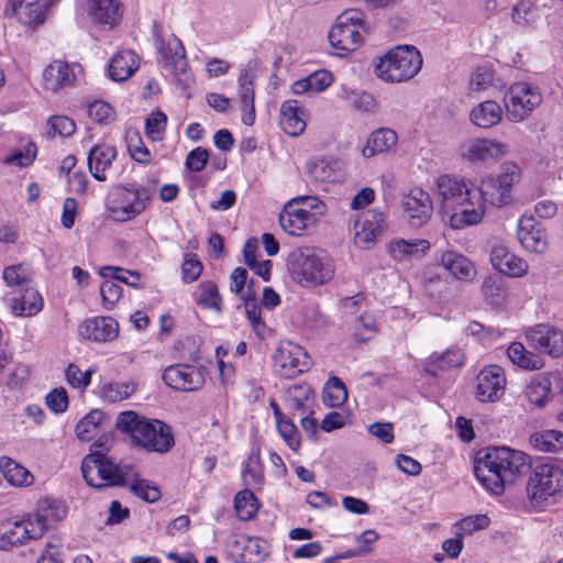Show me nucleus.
I'll list each match as a JSON object with an SVG mask.
<instances>
[{
    "instance_id": "1",
    "label": "nucleus",
    "mask_w": 563,
    "mask_h": 563,
    "mask_svg": "<svg viewBox=\"0 0 563 563\" xmlns=\"http://www.w3.org/2000/svg\"><path fill=\"white\" fill-rule=\"evenodd\" d=\"M440 214L448 224L460 230L477 224L485 214V205L477 187L464 180L443 175L437 180Z\"/></svg>"
},
{
    "instance_id": "2",
    "label": "nucleus",
    "mask_w": 563,
    "mask_h": 563,
    "mask_svg": "<svg viewBox=\"0 0 563 563\" xmlns=\"http://www.w3.org/2000/svg\"><path fill=\"white\" fill-rule=\"evenodd\" d=\"M530 467L528 454L507 446L487 448L479 451L474 460L476 478L495 495L503 494L507 483L515 482L518 475L527 473Z\"/></svg>"
},
{
    "instance_id": "3",
    "label": "nucleus",
    "mask_w": 563,
    "mask_h": 563,
    "mask_svg": "<svg viewBox=\"0 0 563 563\" xmlns=\"http://www.w3.org/2000/svg\"><path fill=\"white\" fill-rule=\"evenodd\" d=\"M287 266L292 280L302 287L324 285L335 273L333 260L325 251L314 247L292 251L288 255Z\"/></svg>"
},
{
    "instance_id": "4",
    "label": "nucleus",
    "mask_w": 563,
    "mask_h": 563,
    "mask_svg": "<svg viewBox=\"0 0 563 563\" xmlns=\"http://www.w3.org/2000/svg\"><path fill=\"white\" fill-rule=\"evenodd\" d=\"M115 426L131 435L137 445L155 452H167L174 445V435L168 424L161 420L140 417L134 411L119 413Z\"/></svg>"
},
{
    "instance_id": "5",
    "label": "nucleus",
    "mask_w": 563,
    "mask_h": 563,
    "mask_svg": "<svg viewBox=\"0 0 563 563\" xmlns=\"http://www.w3.org/2000/svg\"><path fill=\"white\" fill-rule=\"evenodd\" d=\"M81 473L87 484L95 488L123 486L126 479L136 475L131 465L118 463L102 450H95L84 457Z\"/></svg>"
},
{
    "instance_id": "6",
    "label": "nucleus",
    "mask_w": 563,
    "mask_h": 563,
    "mask_svg": "<svg viewBox=\"0 0 563 563\" xmlns=\"http://www.w3.org/2000/svg\"><path fill=\"white\" fill-rule=\"evenodd\" d=\"M422 67V56L412 45L389 49L375 65L376 76L386 82H404L412 79Z\"/></svg>"
},
{
    "instance_id": "7",
    "label": "nucleus",
    "mask_w": 563,
    "mask_h": 563,
    "mask_svg": "<svg viewBox=\"0 0 563 563\" xmlns=\"http://www.w3.org/2000/svg\"><path fill=\"white\" fill-rule=\"evenodd\" d=\"M563 489V466L556 460H545L531 467L526 492L536 506L556 496Z\"/></svg>"
},
{
    "instance_id": "8",
    "label": "nucleus",
    "mask_w": 563,
    "mask_h": 563,
    "mask_svg": "<svg viewBox=\"0 0 563 563\" xmlns=\"http://www.w3.org/2000/svg\"><path fill=\"white\" fill-rule=\"evenodd\" d=\"M367 33L362 12L357 10L344 11L336 18L329 32V41L339 55L357 49L364 42Z\"/></svg>"
},
{
    "instance_id": "9",
    "label": "nucleus",
    "mask_w": 563,
    "mask_h": 563,
    "mask_svg": "<svg viewBox=\"0 0 563 563\" xmlns=\"http://www.w3.org/2000/svg\"><path fill=\"white\" fill-rule=\"evenodd\" d=\"M317 198L300 197L289 201L279 214L282 229L290 235H301L302 232L318 221L322 214Z\"/></svg>"
},
{
    "instance_id": "10",
    "label": "nucleus",
    "mask_w": 563,
    "mask_h": 563,
    "mask_svg": "<svg viewBox=\"0 0 563 563\" xmlns=\"http://www.w3.org/2000/svg\"><path fill=\"white\" fill-rule=\"evenodd\" d=\"M148 200L150 195L145 188L121 186L115 191V198L108 202L107 211L112 220L125 222L143 212Z\"/></svg>"
},
{
    "instance_id": "11",
    "label": "nucleus",
    "mask_w": 563,
    "mask_h": 563,
    "mask_svg": "<svg viewBox=\"0 0 563 563\" xmlns=\"http://www.w3.org/2000/svg\"><path fill=\"white\" fill-rule=\"evenodd\" d=\"M541 101L539 89L528 82L511 85L504 99L507 117L512 122L523 121Z\"/></svg>"
},
{
    "instance_id": "12",
    "label": "nucleus",
    "mask_w": 563,
    "mask_h": 563,
    "mask_svg": "<svg viewBox=\"0 0 563 563\" xmlns=\"http://www.w3.org/2000/svg\"><path fill=\"white\" fill-rule=\"evenodd\" d=\"M276 372L285 378H292L309 368L307 352L291 342H283L273 354Z\"/></svg>"
},
{
    "instance_id": "13",
    "label": "nucleus",
    "mask_w": 563,
    "mask_h": 563,
    "mask_svg": "<svg viewBox=\"0 0 563 563\" xmlns=\"http://www.w3.org/2000/svg\"><path fill=\"white\" fill-rule=\"evenodd\" d=\"M42 538V528L34 527L32 517L23 520L9 519L0 525V550H10L27 540Z\"/></svg>"
},
{
    "instance_id": "14",
    "label": "nucleus",
    "mask_w": 563,
    "mask_h": 563,
    "mask_svg": "<svg viewBox=\"0 0 563 563\" xmlns=\"http://www.w3.org/2000/svg\"><path fill=\"white\" fill-rule=\"evenodd\" d=\"M529 345L539 353L559 357L563 353V333L550 324H537L526 331Z\"/></svg>"
},
{
    "instance_id": "15",
    "label": "nucleus",
    "mask_w": 563,
    "mask_h": 563,
    "mask_svg": "<svg viewBox=\"0 0 563 563\" xmlns=\"http://www.w3.org/2000/svg\"><path fill=\"white\" fill-rule=\"evenodd\" d=\"M154 44L159 55V63L172 66L175 74L185 73L187 68L186 51L181 41L174 34L167 38L161 35L158 25H154Z\"/></svg>"
},
{
    "instance_id": "16",
    "label": "nucleus",
    "mask_w": 563,
    "mask_h": 563,
    "mask_svg": "<svg viewBox=\"0 0 563 563\" xmlns=\"http://www.w3.org/2000/svg\"><path fill=\"white\" fill-rule=\"evenodd\" d=\"M163 379L170 388L186 393L200 389L205 384L202 371L187 364L167 367L163 373Z\"/></svg>"
},
{
    "instance_id": "17",
    "label": "nucleus",
    "mask_w": 563,
    "mask_h": 563,
    "mask_svg": "<svg viewBox=\"0 0 563 563\" xmlns=\"http://www.w3.org/2000/svg\"><path fill=\"white\" fill-rule=\"evenodd\" d=\"M506 377L498 365L483 368L476 377V399L482 402L498 400L505 389Z\"/></svg>"
},
{
    "instance_id": "18",
    "label": "nucleus",
    "mask_w": 563,
    "mask_h": 563,
    "mask_svg": "<svg viewBox=\"0 0 563 563\" xmlns=\"http://www.w3.org/2000/svg\"><path fill=\"white\" fill-rule=\"evenodd\" d=\"M401 206L408 216L410 225L415 228L427 223L433 211L429 194L421 188H413L405 195L401 199Z\"/></svg>"
},
{
    "instance_id": "19",
    "label": "nucleus",
    "mask_w": 563,
    "mask_h": 563,
    "mask_svg": "<svg viewBox=\"0 0 563 563\" xmlns=\"http://www.w3.org/2000/svg\"><path fill=\"white\" fill-rule=\"evenodd\" d=\"M489 261L496 271L508 277L518 278L528 273V263L511 253L501 242L492 245L489 251Z\"/></svg>"
},
{
    "instance_id": "20",
    "label": "nucleus",
    "mask_w": 563,
    "mask_h": 563,
    "mask_svg": "<svg viewBox=\"0 0 563 563\" xmlns=\"http://www.w3.org/2000/svg\"><path fill=\"white\" fill-rule=\"evenodd\" d=\"M507 152V144L488 139H473L461 146V156L472 164L497 159Z\"/></svg>"
},
{
    "instance_id": "21",
    "label": "nucleus",
    "mask_w": 563,
    "mask_h": 563,
    "mask_svg": "<svg viewBox=\"0 0 563 563\" xmlns=\"http://www.w3.org/2000/svg\"><path fill=\"white\" fill-rule=\"evenodd\" d=\"M81 71L80 65H68L60 60H55L49 64L44 73V89L52 92H57L66 87H71L77 80V75Z\"/></svg>"
},
{
    "instance_id": "22",
    "label": "nucleus",
    "mask_w": 563,
    "mask_h": 563,
    "mask_svg": "<svg viewBox=\"0 0 563 563\" xmlns=\"http://www.w3.org/2000/svg\"><path fill=\"white\" fill-rule=\"evenodd\" d=\"M385 218L374 210L363 212L354 223L355 244L368 249L383 232Z\"/></svg>"
},
{
    "instance_id": "23",
    "label": "nucleus",
    "mask_w": 563,
    "mask_h": 563,
    "mask_svg": "<svg viewBox=\"0 0 563 563\" xmlns=\"http://www.w3.org/2000/svg\"><path fill=\"white\" fill-rule=\"evenodd\" d=\"M79 335L95 342H108L118 336L119 324L111 317L86 319L78 329Z\"/></svg>"
},
{
    "instance_id": "24",
    "label": "nucleus",
    "mask_w": 563,
    "mask_h": 563,
    "mask_svg": "<svg viewBox=\"0 0 563 563\" xmlns=\"http://www.w3.org/2000/svg\"><path fill=\"white\" fill-rule=\"evenodd\" d=\"M52 3L53 0H46L43 4L38 0H9L5 12L24 25H36L44 22L43 8H48Z\"/></svg>"
},
{
    "instance_id": "25",
    "label": "nucleus",
    "mask_w": 563,
    "mask_h": 563,
    "mask_svg": "<svg viewBox=\"0 0 563 563\" xmlns=\"http://www.w3.org/2000/svg\"><path fill=\"white\" fill-rule=\"evenodd\" d=\"M518 239L528 251L544 254L548 250L547 233L537 227L532 216H522L519 221Z\"/></svg>"
},
{
    "instance_id": "26",
    "label": "nucleus",
    "mask_w": 563,
    "mask_h": 563,
    "mask_svg": "<svg viewBox=\"0 0 563 563\" xmlns=\"http://www.w3.org/2000/svg\"><path fill=\"white\" fill-rule=\"evenodd\" d=\"M88 12L97 24L113 27L123 16V4L120 0H87Z\"/></svg>"
},
{
    "instance_id": "27",
    "label": "nucleus",
    "mask_w": 563,
    "mask_h": 563,
    "mask_svg": "<svg viewBox=\"0 0 563 563\" xmlns=\"http://www.w3.org/2000/svg\"><path fill=\"white\" fill-rule=\"evenodd\" d=\"M563 378L559 372L550 373L547 376L532 380L526 387V397L528 401L539 408L545 406L550 400L552 387L563 389Z\"/></svg>"
},
{
    "instance_id": "28",
    "label": "nucleus",
    "mask_w": 563,
    "mask_h": 563,
    "mask_svg": "<svg viewBox=\"0 0 563 563\" xmlns=\"http://www.w3.org/2000/svg\"><path fill=\"white\" fill-rule=\"evenodd\" d=\"M117 156L114 146L98 144L88 153V167L92 177L99 181L106 180V170L112 165Z\"/></svg>"
},
{
    "instance_id": "29",
    "label": "nucleus",
    "mask_w": 563,
    "mask_h": 563,
    "mask_svg": "<svg viewBox=\"0 0 563 563\" xmlns=\"http://www.w3.org/2000/svg\"><path fill=\"white\" fill-rule=\"evenodd\" d=\"M19 297L10 299V308L13 314L30 317L38 313L43 308V300L38 291L29 284L20 289Z\"/></svg>"
},
{
    "instance_id": "30",
    "label": "nucleus",
    "mask_w": 563,
    "mask_h": 563,
    "mask_svg": "<svg viewBox=\"0 0 563 563\" xmlns=\"http://www.w3.org/2000/svg\"><path fill=\"white\" fill-rule=\"evenodd\" d=\"M139 68V59L132 51H120L111 59L109 76L114 81H125Z\"/></svg>"
},
{
    "instance_id": "31",
    "label": "nucleus",
    "mask_w": 563,
    "mask_h": 563,
    "mask_svg": "<svg viewBox=\"0 0 563 563\" xmlns=\"http://www.w3.org/2000/svg\"><path fill=\"white\" fill-rule=\"evenodd\" d=\"M440 261L442 266L460 280H472L476 276L474 264L460 253L445 251Z\"/></svg>"
},
{
    "instance_id": "32",
    "label": "nucleus",
    "mask_w": 563,
    "mask_h": 563,
    "mask_svg": "<svg viewBox=\"0 0 563 563\" xmlns=\"http://www.w3.org/2000/svg\"><path fill=\"white\" fill-rule=\"evenodd\" d=\"M279 124L284 132L291 136H298L305 131L306 122L296 100H288L282 104Z\"/></svg>"
},
{
    "instance_id": "33",
    "label": "nucleus",
    "mask_w": 563,
    "mask_h": 563,
    "mask_svg": "<svg viewBox=\"0 0 563 563\" xmlns=\"http://www.w3.org/2000/svg\"><path fill=\"white\" fill-rule=\"evenodd\" d=\"M503 117V110L496 101L487 100L481 102L470 113L473 124L478 128L488 129L498 124Z\"/></svg>"
},
{
    "instance_id": "34",
    "label": "nucleus",
    "mask_w": 563,
    "mask_h": 563,
    "mask_svg": "<svg viewBox=\"0 0 563 563\" xmlns=\"http://www.w3.org/2000/svg\"><path fill=\"white\" fill-rule=\"evenodd\" d=\"M397 144V134L387 128L376 130L368 137L362 150L364 157L369 158L378 153H384L393 148Z\"/></svg>"
},
{
    "instance_id": "35",
    "label": "nucleus",
    "mask_w": 563,
    "mask_h": 563,
    "mask_svg": "<svg viewBox=\"0 0 563 563\" xmlns=\"http://www.w3.org/2000/svg\"><path fill=\"white\" fill-rule=\"evenodd\" d=\"M66 515L65 508L56 500L45 501L32 517L34 527L42 528V536L47 529L64 519Z\"/></svg>"
},
{
    "instance_id": "36",
    "label": "nucleus",
    "mask_w": 563,
    "mask_h": 563,
    "mask_svg": "<svg viewBox=\"0 0 563 563\" xmlns=\"http://www.w3.org/2000/svg\"><path fill=\"white\" fill-rule=\"evenodd\" d=\"M508 358L512 364L527 371H537L543 366L540 355L528 351L521 342H512L507 349Z\"/></svg>"
},
{
    "instance_id": "37",
    "label": "nucleus",
    "mask_w": 563,
    "mask_h": 563,
    "mask_svg": "<svg viewBox=\"0 0 563 563\" xmlns=\"http://www.w3.org/2000/svg\"><path fill=\"white\" fill-rule=\"evenodd\" d=\"M464 354L460 349L446 350L444 353H433L427 361L424 371L433 376L438 369H448L451 367L462 366L464 364Z\"/></svg>"
},
{
    "instance_id": "38",
    "label": "nucleus",
    "mask_w": 563,
    "mask_h": 563,
    "mask_svg": "<svg viewBox=\"0 0 563 563\" xmlns=\"http://www.w3.org/2000/svg\"><path fill=\"white\" fill-rule=\"evenodd\" d=\"M0 471L3 477L13 486H29L33 482V475L24 466L8 456L0 459Z\"/></svg>"
},
{
    "instance_id": "39",
    "label": "nucleus",
    "mask_w": 563,
    "mask_h": 563,
    "mask_svg": "<svg viewBox=\"0 0 563 563\" xmlns=\"http://www.w3.org/2000/svg\"><path fill=\"white\" fill-rule=\"evenodd\" d=\"M430 247V243L427 240H397L389 244V252L393 257L397 261H405L412 256L423 254Z\"/></svg>"
},
{
    "instance_id": "40",
    "label": "nucleus",
    "mask_w": 563,
    "mask_h": 563,
    "mask_svg": "<svg viewBox=\"0 0 563 563\" xmlns=\"http://www.w3.org/2000/svg\"><path fill=\"white\" fill-rule=\"evenodd\" d=\"M477 190L482 195V202L501 207L511 200L510 192L507 191L495 178H487L481 183Z\"/></svg>"
},
{
    "instance_id": "41",
    "label": "nucleus",
    "mask_w": 563,
    "mask_h": 563,
    "mask_svg": "<svg viewBox=\"0 0 563 563\" xmlns=\"http://www.w3.org/2000/svg\"><path fill=\"white\" fill-rule=\"evenodd\" d=\"M530 444L540 452H558L563 449V432L542 430L531 434Z\"/></svg>"
},
{
    "instance_id": "42",
    "label": "nucleus",
    "mask_w": 563,
    "mask_h": 563,
    "mask_svg": "<svg viewBox=\"0 0 563 563\" xmlns=\"http://www.w3.org/2000/svg\"><path fill=\"white\" fill-rule=\"evenodd\" d=\"M104 418L106 416L101 410H91L76 424L77 438L84 442L90 441L98 432V428L102 424Z\"/></svg>"
},
{
    "instance_id": "43",
    "label": "nucleus",
    "mask_w": 563,
    "mask_h": 563,
    "mask_svg": "<svg viewBox=\"0 0 563 563\" xmlns=\"http://www.w3.org/2000/svg\"><path fill=\"white\" fill-rule=\"evenodd\" d=\"M33 271L30 265L20 263L3 269L2 277L9 287H23L32 284Z\"/></svg>"
},
{
    "instance_id": "44",
    "label": "nucleus",
    "mask_w": 563,
    "mask_h": 563,
    "mask_svg": "<svg viewBox=\"0 0 563 563\" xmlns=\"http://www.w3.org/2000/svg\"><path fill=\"white\" fill-rule=\"evenodd\" d=\"M511 19L521 27H534L538 21V8L530 0H520L512 7Z\"/></svg>"
},
{
    "instance_id": "45",
    "label": "nucleus",
    "mask_w": 563,
    "mask_h": 563,
    "mask_svg": "<svg viewBox=\"0 0 563 563\" xmlns=\"http://www.w3.org/2000/svg\"><path fill=\"white\" fill-rule=\"evenodd\" d=\"M267 554V542L258 537H250L243 542L240 555L244 563H258L262 562Z\"/></svg>"
},
{
    "instance_id": "46",
    "label": "nucleus",
    "mask_w": 563,
    "mask_h": 563,
    "mask_svg": "<svg viewBox=\"0 0 563 563\" xmlns=\"http://www.w3.org/2000/svg\"><path fill=\"white\" fill-rule=\"evenodd\" d=\"M306 169L310 179L316 183H334L339 178V172L325 159L308 162Z\"/></svg>"
},
{
    "instance_id": "47",
    "label": "nucleus",
    "mask_w": 563,
    "mask_h": 563,
    "mask_svg": "<svg viewBox=\"0 0 563 563\" xmlns=\"http://www.w3.org/2000/svg\"><path fill=\"white\" fill-rule=\"evenodd\" d=\"M234 508L238 517L243 521H247L257 514L258 501L252 490L243 489L235 496Z\"/></svg>"
},
{
    "instance_id": "48",
    "label": "nucleus",
    "mask_w": 563,
    "mask_h": 563,
    "mask_svg": "<svg viewBox=\"0 0 563 563\" xmlns=\"http://www.w3.org/2000/svg\"><path fill=\"white\" fill-rule=\"evenodd\" d=\"M135 390L134 382H110L101 387V396L109 402H118L131 397Z\"/></svg>"
},
{
    "instance_id": "49",
    "label": "nucleus",
    "mask_w": 563,
    "mask_h": 563,
    "mask_svg": "<svg viewBox=\"0 0 563 563\" xmlns=\"http://www.w3.org/2000/svg\"><path fill=\"white\" fill-rule=\"evenodd\" d=\"M231 279V291L239 295L243 301H252L255 299V292L253 290V280H250L247 284V289L245 290V285L247 283V271L243 267H236L230 276Z\"/></svg>"
},
{
    "instance_id": "50",
    "label": "nucleus",
    "mask_w": 563,
    "mask_h": 563,
    "mask_svg": "<svg viewBox=\"0 0 563 563\" xmlns=\"http://www.w3.org/2000/svg\"><path fill=\"white\" fill-rule=\"evenodd\" d=\"M242 478L245 486L255 487L262 484V464L258 449H252Z\"/></svg>"
},
{
    "instance_id": "51",
    "label": "nucleus",
    "mask_w": 563,
    "mask_h": 563,
    "mask_svg": "<svg viewBox=\"0 0 563 563\" xmlns=\"http://www.w3.org/2000/svg\"><path fill=\"white\" fill-rule=\"evenodd\" d=\"M347 399V393L343 382L338 377H332L323 390V401L329 407H339Z\"/></svg>"
},
{
    "instance_id": "52",
    "label": "nucleus",
    "mask_w": 563,
    "mask_h": 563,
    "mask_svg": "<svg viewBox=\"0 0 563 563\" xmlns=\"http://www.w3.org/2000/svg\"><path fill=\"white\" fill-rule=\"evenodd\" d=\"M482 292L492 306H501L506 301L507 292L500 279L489 276L485 278Z\"/></svg>"
},
{
    "instance_id": "53",
    "label": "nucleus",
    "mask_w": 563,
    "mask_h": 563,
    "mask_svg": "<svg viewBox=\"0 0 563 563\" xmlns=\"http://www.w3.org/2000/svg\"><path fill=\"white\" fill-rule=\"evenodd\" d=\"M130 478L133 479L130 484V490L139 498L148 503H154L161 498V492L154 483L139 478L137 474Z\"/></svg>"
},
{
    "instance_id": "54",
    "label": "nucleus",
    "mask_w": 563,
    "mask_h": 563,
    "mask_svg": "<svg viewBox=\"0 0 563 563\" xmlns=\"http://www.w3.org/2000/svg\"><path fill=\"white\" fill-rule=\"evenodd\" d=\"M245 316L250 321L253 331L260 339H264L266 335V324L262 319V309L256 303V298L252 301H244Z\"/></svg>"
},
{
    "instance_id": "55",
    "label": "nucleus",
    "mask_w": 563,
    "mask_h": 563,
    "mask_svg": "<svg viewBox=\"0 0 563 563\" xmlns=\"http://www.w3.org/2000/svg\"><path fill=\"white\" fill-rule=\"evenodd\" d=\"M48 135L70 136L75 130V122L68 117L53 115L47 122Z\"/></svg>"
},
{
    "instance_id": "56",
    "label": "nucleus",
    "mask_w": 563,
    "mask_h": 563,
    "mask_svg": "<svg viewBox=\"0 0 563 563\" xmlns=\"http://www.w3.org/2000/svg\"><path fill=\"white\" fill-rule=\"evenodd\" d=\"M201 298L199 299V303H201L206 308H211L217 311L221 310V296L219 294L218 287L212 282H206L201 284Z\"/></svg>"
},
{
    "instance_id": "57",
    "label": "nucleus",
    "mask_w": 563,
    "mask_h": 563,
    "mask_svg": "<svg viewBox=\"0 0 563 563\" xmlns=\"http://www.w3.org/2000/svg\"><path fill=\"white\" fill-rule=\"evenodd\" d=\"M100 294L104 307L111 309L121 298L122 288L112 278H107L100 286Z\"/></svg>"
},
{
    "instance_id": "58",
    "label": "nucleus",
    "mask_w": 563,
    "mask_h": 563,
    "mask_svg": "<svg viewBox=\"0 0 563 563\" xmlns=\"http://www.w3.org/2000/svg\"><path fill=\"white\" fill-rule=\"evenodd\" d=\"M167 124V117L161 111L153 112L145 122V131L147 136L153 140H159V135L164 132Z\"/></svg>"
},
{
    "instance_id": "59",
    "label": "nucleus",
    "mask_w": 563,
    "mask_h": 563,
    "mask_svg": "<svg viewBox=\"0 0 563 563\" xmlns=\"http://www.w3.org/2000/svg\"><path fill=\"white\" fill-rule=\"evenodd\" d=\"M520 177L521 173L519 166L515 163L508 162L501 165V173L497 178H495V180H497L503 188L510 192L511 187L514 184L520 180Z\"/></svg>"
},
{
    "instance_id": "60",
    "label": "nucleus",
    "mask_w": 563,
    "mask_h": 563,
    "mask_svg": "<svg viewBox=\"0 0 563 563\" xmlns=\"http://www.w3.org/2000/svg\"><path fill=\"white\" fill-rule=\"evenodd\" d=\"M128 150L131 157L140 164H148L152 159L150 150L139 135H133L129 139Z\"/></svg>"
},
{
    "instance_id": "61",
    "label": "nucleus",
    "mask_w": 563,
    "mask_h": 563,
    "mask_svg": "<svg viewBox=\"0 0 563 563\" xmlns=\"http://www.w3.org/2000/svg\"><path fill=\"white\" fill-rule=\"evenodd\" d=\"M113 109L104 101H95L88 106L89 118L97 123H108L113 120Z\"/></svg>"
},
{
    "instance_id": "62",
    "label": "nucleus",
    "mask_w": 563,
    "mask_h": 563,
    "mask_svg": "<svg viewBox=\"0 0 563 563\" xmlns=\"http://www.w3.org/2000/svg\"><path fill=\"white\" fill-rule=\"evenodd\" d=\"M66 378L69 385L74 388L85 389L91 380V372L86 371L81 372L79 367L74 364H70L66 368Z\"/></svg>"
},
{
    "instance_id": "63",
    "label": "nucleus",
    "mask_w": 563,
    "mask_h": 563,
    "mask_svg": "<svg viewBox=\"0 0 563 563\" xmlns=\"http://www.w3.org/2000/svg\"><path fill=\"white\" fill-rule=\"evenodd\" d=\"M470 85L474 91L486 90L494 85V73L488 68L479 67L473 73Z\"/></svg>"
},
{
    "instance_id": "64",
    "label": "nucleus",
    "mask_w": 563,
    "mask_h": 563,
    "mask_svg": "<svg viewBox=\"0 0 563 563\" xmlns=\"http://www.w3.org/2000/svg\"><path fill=\"white\" fill-rule=\"evenodd\" d=\"M47 407L55 413L64 412L68 407V396L63 387L53 389L45 398Z\"/></svg>"
}]
</instances>
